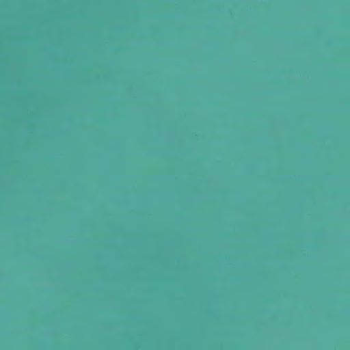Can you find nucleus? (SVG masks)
<instances>
[{
  "mask_svg": "<svg viewBox=\"0 0 350 350\" xmlns=\"http://www.w3.org/2000/svg\"><path fill=\"white\" fill-rule=\"evenodd\" d=\"M82 284H95L94 283H83ZM117 284H141L140 283H118ZM144 284H193L192 283H145Z\"/></svg>",
  "mask_w": 350,
  "mask_h": 350,
  "instance_id": "1",
  "label": "nucleus"
},
{
  "mask_svg": "<svg viewBox=\"0 0 350 350\" xmlns=\"http://www.w3.org/2000/svg\"><path fill=\"white\" fill-rule=\"evenodd\" d=\"M256 285H258L259 284H258V283H256Z\"/></svg>",
  "mask_w": 350,
  "mask_h": 350,
  "instance_id": "2",
  "label": "nucleus"
}]
</instances>
